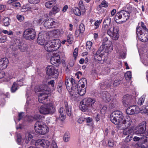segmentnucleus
<instances>
[{
	"mask_svg": "<svg viewBox=\"0 0 148 148\" xmlns=\"http://www.w3.org/2000/svg\"><path fill=\"white\" fill-rule=\"evenodd\" d=\"M101 21L97 20L95 22V23H94V25H95V29H97L98 28L99 25L101 23Z\"/></svg>",
	"mask_w": 148,
	"mask_h": 148,
	"instance_id": "nucleus-55",
	"label": "nucleus"
},
{
	"mask_svg": "<svg viewBox=\"0 0 148 148\" xmlns=\"http://www.w3.org/2000/svg\"><path fill=\"white\" fill-rule=\"evenodd\" d=\"M112 42L110 40H108V38L106 37L104 38L103 40L102 44L101 45H103V47H105V45H112Z\"/></svg>",
	"mask_w": 148,
	"mask_h": 148,
	"instance_id": "nucleus-31",
	"label": "nucleus"
},
{
	"mask_svg": "<svg viewBox=\"0 0 148 148\" xmlns=\"http://www.w3.org/2000/svg\"><path fill=\"white\" fill-rule=\"evenodd\" d=\"M131 97L130 95H127L124 96L123 97V103L125 107H127L129 104Z\"/></svg>",
	"mask_w": 148,
	"mask_h": 148,
	"instance_id": "nucleus-24",
	"label": "nucleus"
},
{
	"mask_svg": "<svg viewBox=\"0 0 148 148\" xmlns=\"http://www.w3.org/2000/svg\"><path fill=\"white\" fill-rule=\"evenodd\" d=\"M74 90L70 91V95L73 97H77V94L80 96H83L86 93V89L80 87L78 86L77 88H75ZM74 89V88H73Z\"/></svg>",
	"mask_w": 148,
	"mask_h": 148,
	"instance_id": "nucleus-11",
	"label": "nucleus"
},
{
	"mask_svg": "<svg viewBox=\"0 0 148 148\" xmlns=\"http://www.w3.org/2000/svg\"><path fill=\"white\" fill-rule=\"evenodd\" d=\"M138 25H140L142 27L143 29L145 32H148V29L147 28L146 26L143 22H141L138 23Z\"/></svg>",
	"mask_w": 148,
	"mask_h": 148,
	"instance_id": "nucleus-51",
	"label": "nucleus"
},
{
	"mask_svg": "<svg viewBox=\"0 0 148 148\" xmlns=\"http://www.w3.org/2000/svg\"><path fill=\"white\" fill-rule=\"evenodd\" d=\"M86 120V118L83 117H81L78 119L77 120L78 122L79 123H82Z\"/></svg>",
	"mask_w": 148,
	"mask_h": 148,
	"instance_id": "nucleus-57",
	"label": "nucleus"
},
{
	"mask_svg": "<svg viewBox=\"0 0 148 148\" xmlns=\"http://www.w3.org/2000/svg\"><path fill=\"white\" fill-rule=\"evenodd\" d=\"M64 105L66 114L69 116H70L71 114V107L68 105V103L66 101L64 102Z\"/></svg>",
	"mask_w": 148,
	"mask_h": 148,
	"instance_id": "nucleus-27",
	"label": "nucleus"
},
{
	"mask_svg": "<svg viewBox=\"0 0 148 148\" xmlns=\"http://www.w3.org/2000/svg\"><path fill=\"white\" fill-rule=\"evenodd\" d=\"M110 16H108L107 17V18L105 19V20L104 21L103 23L105 24H106L109 25H111L110 24V23L111 22V18L110 17Z\"/></svg>",
	"mask_w": 148,
	"mask_h": 148,
	"instance_id": "nucleus-46",
	"label": "nucleus"
},
{
	"mask_svg": "<svg viewBox=\"0 0 148 148\" xmlns=\"http://www.w3.org/2000/svg\"><path fill=\"white\" fill-rule=\"evenodd\" d=\"M8 59L4 58L0 59V70L6 68L8 64ZM5 75L3 71L0 70V79L3 77Z\"/></svg>",
	"mask_w": 148,
	"mask_h": 148,
	"instance_id": "nucleus-12",
	"label": "nucleus"
},
{
	"mask_svg": "<svg viewBox=\"0 0 148 148\" xmlns=\"http://www.w3.org/2000/svg\"><path fill=\"white\" fill-rule=\"evenodd\" d=\"M73 12L76 15L79 16L81 14L80 10L78 8H75L74 9Z\"/></svg>",
	"mask_w": 148,
	"mask_h": 148,
	"instance_id": "nucleus-49",
	"label": "nucleus"
},
{
	"mask_svg": "<svg viewBox=\"0 0 148 148\" xmlns=\"http://www.w3.org/2000/svg\"><path fill=\"white\" fill-rule=\"evenodd\" d=\"M32 138V135L29 132H27L22 136L23 139L25 140V143L26 144L28 143Z\"/></svg>",
	"mask_w": 148,
	"mask_h": 148,
	"instance_id": "nucleus-23",
	"label": "nucleus"
},
{
	"mask_svg": "<svg viewBox=\"0 0 148 148\" xmlns=\"http://www.w3.org/2000/svg\"><path fill=\"white\" fill-rule=\"evenodd\" d=\"M17 84L14 82L12 87L11 91L12 92H14L17 89Z\"/></svg>",
	"mask_w": 148,
	"mask_h": 148,
	"instance_id": "nucleus-43",
	"label": "nucleus"
},
{
	"mask_svg": "<svg viewBox=\"0 0 148 148\" xmlns=\"http://www.w3.org/2000/svg\"><path fill=\"white\" fill-rule=\"evenodd\" d=\"M146 129V123L145 121H143L136 127V133L137 135L143 134L145 133Z\"/></svg>",
	"mask_w": 148,
	"mask_h": 148,
	"instance_id": "nucleus-13",
	"label": "nucleus"
},
{
	"mask_svg": "<svg viewBox=\"0 0 148 148\" xmlns=\"http://www.w3.org/2000/svg\"><path fill=\"white\" fill-rule=\"evenodd\" d=\"M67 42L69 44H72L73 42V36L72 34H69L67 37Z\"/></svg>",
	"mask_w": 148,
	"mask_h": 148,
	"instance_id": "nucleus-37",
	"label": "nucleus"
},
{
	"mask_svg": "<svg viewBox=\"0 0 148 148\" xmlns=\"http://www.w3.org/2000/svg\"><path fill=\"white\" fill-rule=\"evenodd\" d=\"M119 30L113 25L110 26L107 30V34L113 40H116L119 37Z\"/></svg>",
	"mask_w": 148,
	"mask_h": 148,
	"instance_id": "nucleus-8",
	"label": "nucleus"
},
{
	"mask_svg": "<svg viewBox=\"0 0 148 148\" xmlns=\"http://www.w3.org/2000/svg\"><path fill=\"white\" fill-rule=\"evenodd\" d=\"M83 80L84 81V82H82L81 83V86H80V87L82 88H84V87H85V84H87V82L86 79L85 78H83Z\"/></svg>",
	"mask_w": 148,
	"mask_h": 148,
	"instance_id": "nucleus-59",
	"label": "nucleus"
},
{
	"mask_svg": "<svg viewBox=\"0 0 148 148\" xmlns=\"http://www.w3.org/2000/svg\"><path fill=\"white\" fill-rule=\"evenodd\" d=\"M48 95L47 94L42 93L40 94L38 98L39 102L41 103H44V101L47 98Z\"/></svg>",
	"mask_w": 148,
	"mask_h": 148,
	"instance_id": "nucleus-25",
	"label": "nucleus"
},
{
	"mask_svg": "<svg viewBox=\"0 0 148 148\" xmlns=\"http://www.w3.org/2000/svg\"><path fill=\"white\" fill-rule=\"evenodd\" d=\"M105 52L107 53H107L110 52L113 49V47L111 46V45H105Z\"/></svg>",
	"mask_w": 148,
	"mask_h": 148,
	"instance_id": "nucleus-40",
	"label": "nucleus"
},
{
	"mask_svg": "<svg viewBox=\"0 0 148 148\" xmlns=\"http://www.w3.org/2000/svg\"><path fill=\"white\" fill-rule=\"evenodd\" d=\"M60 10V9L56 5H55L53 8L52 10L49 12V15H52L55 14L58 12Z\"/></svg>",
	"mask_w": 148,
	"mask_h": 148,
	"instance_id": "nucleus-30",
	"label": "nucleus"
},
{
	"mask_svg": "<svg viewBox=\"0 0 148 148\" xmlns=\"http://www.w3.org/2000/svg\"><path fill=\"white\" fill-rule=\"evenodd\" d=\"M123 15V20L122 21L123 22H125L129 18L130 16V14L128 12L122 10Z\"/></svg>",
	"mask_w": 148,
	"mask_h": 148,
	"instance_id": "nucleus-28",
	"label": "nucleus"
},
{
	"mask_svg": "<svg viewBox=\"0 0 148 148\" xmlns=\"http://www.w3.org/2000/svg\"><path fill=\"white\" fill-rule=\"evenodd\" d=\"M40 0H28V2L31 4H36L38 3Z\"/></svg>",
	"mask_w": 148,
	"mask_h": 148,
	"instance_id": "nucleus-54",
	"label": "nucleus"
},
{
	"mask_svg": "<svg viewBox=\"0 0 148 148\" xmlns=\"http://www.w3.org/2000/svg\"><path fill=\"white\" fill-rule=\"evenodd\" d=\"M116 12V10L115 9H113L111 12V15H109L108 16H110V17H112V16H113L115 15Z\"/></svg>",
	"mask_w": 148,
	"mask_h": 148,
	"instance_id": "nucleus-63",
	"label": "nucleus"
},
{
	"mask_svg": "<svg viewBox=\"0 0 148 148\" xmlns=\"http://www.w3.org/2000/svg\"><path fill=\"white\" fill-rule=\"evenodd\" d=\"M22 138V137H21L20 134H18L17 135V138L16 141L17 142L18 144H21Z\"/></svg>",
	"mask_w": 148,
	"mask_h": 148,
	"instance_id": "nucleus-56",
	"label": "nucleus"
},
{
	"mask_svg": "<svg viewBox=\"0 0 148 148\" xmlns=\"http://www.w3.org/2000/svg\"><path fill=\"white\" fill-rule=\"evenodd\" d=\"M139 108L136 106H131L128 107L126 109V113L128 114L132 115L135 114L137 112Z\"/></svg>",
	"mask_w": 148,
	"mask_h": 148,
	"instance_id": "nucleus-16",
	"label": "nucleus"
},
{
	"mask_svg": "<svg viewBox=\"0 0 148 148\" xmlns=\"http://www.w3.org/2000/svg\"><path fill=\"white\" fill-rule=\"evenodd\" d=\"M50 62L53 65L56 66H58L60 63L59 55L57 53H53L50 59Z\"/></svg>",
	"mask_w": 148,
	"mask_h": 148,
	"instance_id": "nucleus-14",
	"label": "nucleus"
},
{
	"mask_svg": "<svg viewBox=\"0 0 148 148\" xmlns=\"http://www.w3.org/2000/svg\"><path fill=\"white\" fill-rule=\"evenodd\" d=\"M37 42L39 44L41 45H44L45 42H46V40L43 34L39 33L37 39Z\"/></svg>",
	"mask_w": 148,
	"mask_h": 148,
	"instance_id": "nucleus-21",
	"label": "nucleus"
},
{
	"mask_svg": "<svg viewBox=\"0 0 148 148\" xmlns=\"http://www.w3.org/2000/svg\"><path fill=\"white\" fill-rule=\"evenodd\" d=\"M30 144L32 145L28 148H49L50 144L48 140L39 139L36 141L31 140Z\"/></svg>",
	"mask_w": 148,
	"mask_h": 148,
	"instance_id": "nucleus-1",
	"label": "nucleus"
},
{
	"mask_svg": "<svg viewBox=\"0 0 148 148\" xmlns=\"http://www.w3.org/2000/svg\"><path fill=\"white\" fill-rule=\"evenodd\" d=\"M101 97L106 102H109L111 100V95L107 91L103 92L101 94Z\"/></svg>",
	"mask_w": 148,
	"mask_h": 148,
	"instance_id": "nucleus-20",
	"label": "nucleus"
},
{
	"mask_svg": "<svg viewBox=\"0 0 148 148\" xmlns=\"http://www.w3.org/2000/svg\"><path fill=\"white\" fill-rule=\"evenodd\" d=\"M69 84L70 82L69 81V79H66L65 81V84L66 88L70 93V91L72 90V86H70Z\"/></svg>",
	"mask_w": 148,
	"mask_h": 148,
	"instance_id": "nucleus-36",
	"label": "nucleus"
},
{
	"mask_svg": "<svg viewBox=\"0 0 148 148\" xmlns=\"http://www.w3.org/2000/svg\"><path fill=\"white\" fill-rule=\"evenodd\" d=\"M92 45V42L90 41H87L86 43V49L87 51H90Z\"/></svg>",
	"mask_w": 148,
	"mask_h": 148,
	"instance_id": "nucleus-42",
	"label": "nucleus"
},
{
	"mask_svg": "<svg viewBox=\"0 0 148 148\" xmlns=\"http://www.w3.org/2000/svg\"><path fill=\"white\" fill-rule=\"evenodd\" d=\"M138 146L142 148H145L148 146V138L144 137L142 142L139 143Z\"/></svg>",
	"mask_w": 148,
	"mask_h": 148,
	"instance_id": "nucleus-22",
	"label": "nucleus"
},
{
	"mask_svg": "<svg viewBox=\"0 0 148 148\" xmlns=\"http://www.w3.org/2000/svg\"><path fill=\"white\" fill-rule=\"evenodd\" d=\"M95 102L94 99L90 98L85 99L81 101L79 108L83 112L90 110L92 108Z\"/></svg>",
	"mask_w": 148,
	"mask_h": 148,
	"instance_id": "nucleus-3",
	"label": "nucleus"
},
{
	"mask_svg": "<svg viewBox=\"0 0 148 148\" xmlns=\"http://www.w3.org/2000/svg\"><path fill=\"white\" fill-rule=\"evenodd\" d=\"M100 114H97L94 115V118L95 120L97 122L100 120Z\"/></svg>",
	"mask_w": 148,
	"mask_h": 148,
	"instance_id": "nucleus-61",
	"label": "nucleus"
},
{
	"mask_svg": "<svg viewBox=\"0 0 148 148\" xmlns=\"http://www.w3.org/2000/svg\"><path fill=\"white\" fill-rule=\"evenodd\" d=\"M145 96L144 95L141 96L138 100L137 103L138 105L141 106L144 102Z\"/></svg>",
	"mask_w": 148,
	"mask_h": 148,
	"instance_id": "nucleus-38",
	"label": "nucleus"
},
{
	"mask_svg": "<svg viewBox=\"0 0 148 148\" xmlns=\"http://www.w3.org/2000/svg\"><path fill=\"white\" fill-rule=\"evenodd\" d=\"M124 116L122 112L119 110H116L112 113L110 115L111 121L115 125L121 124V122Z\"/></svg>",
	"mask_w": 148,
	"mask_h": 148,
	"instance_id": "nucleus-5",
	"label": "nucleus"
},
{
	"mask_svg": "<svg viewBox=\"0 0 148 148\" xmlns=\"http://www.w3.org/2000/svg\"><path fill=\"white\" fill-rule=\"evenodd\" d=\"M51 23V22H50V19H49L44 23V26L47 28H51V27L50 25V23Z\"/></svg>",
	"mask_w": 148,
	"mask_h": 148,
	"instance_id": "nucleus-47",
	"label": "nucleus"
},
{
	"mask_svg": "<svg viewBox=\"0 0 148 148\" xmlns=\"http://www.w3.org/2000/svg\"><path fill=\"white\" fill-rule=\"evenodd\" d=\"M19 49L22 52L25 51L27 48V45L25 44H24L22 43H20L18 45Z\"/></svg>",
	"mask_w": 148,
	"mask_h": 148,
	"instance_id": "nucleus-34",
	"label": "nucleus"
},
{
	"mask_svg": "<svg viewBox=\"0 0 148 148\" xmlns=\"http://www.w3.org/2000/svg\"><path fill=\"white\" fill-rule=\"evenodd\" d=\"M125 77L126 79L130 80L132 78V73L130 71H128L125 75Z\"/></svg>",
	"mask_w": 148,
	"mask_h": 148,
	"instance_id": "nucleus-41",
	"label": "nucleus"
},
{
	"mask_svg": "<svg viewBox=\"0 0 148 148\" xmlns=\"http://www.w3.org/2000/svg\"><path fill=\"white\" fill-rule=\"evenodd\" d=\"M43 123L42 122L38 121L35 123L34 126V129L35 132L37 133V131L36 130V128H38V129H39V130H40V129L42 128V125H43Z\"/></svg>",
	"mask_w": 148,
	"mask_h": 148,
	"instance_id": "nucleus-29",
	"label": "nucleus"
},
{
	"mask_svg": "<svg viewBox=\"0 0 148 148\" xmlns=\"http://www.w3.org/2000/svg\"><path fill=\"white\" fill-rule=\"evenodd\" d=\"M53 33L55 36H61L62 34V31H61L59 29H56L54 30L53 32Z\"/></svg>",
	"mask_w": 148,
	"mask_h": 148,
	"instance_id": "nucleus-45",
	"label": "nucleus"
},
{
	"mask_svg": "<svg viewBox=\"0 0 148 148\" xmlns=\"http://www.w3.org/2000/svg\"><path fill=\"white\" fill-rule=\"evenodd\" d=\"M85 29V27L83 24H80L79 26V29L80 32V33H83Z\"/></svg>",
	"mask_w": 148,
	"mask_h": 148,
	"instance_id": "nucleus-53",
	"label": "nucleus"
},
{
	"mask_svg": "<svg viewBox=\"0 0 148 148\" xmlns=\"http://www.w3.org/2000/svg\"><path fill=\"white\" fill-rule=\"evenodd\" d=\"M136 33L138 39L142 42H146L148 41V32L143 33L140 26L137 27Z\"/></svg>",
	"mask_w": 148,
	"mask_h": 148,
	"instance_id": "nucleus-9",
	"label": "nucleus"
},
{
	"mask_svg": "<svg viewBox=\"0 0 148 148\" xmlns=\"http://www.w3.org/2000/svg\"><path fill=\"white\" fill-rule=\"evenodd\" d=\"M132 120L131 118L128 116H126L125 117H123L121 122V124L124 125L125 126L124 128H127L130 127L131 124Z\"/></svg>",
	"mask_w": 148,
	"mask_h": 148,
	"instance_id": "nucleus-17",
	"label": "nucleus"
},
{
	"mask_svg": "<svg viewBox=\"0 0 148 148\" xmlns=\"http://www.w3.org/2000/svg\"><path fill=\"white\" fill-rule=\"evenodd\" d=\"M40 112L44 114H53L56 111V109L52 103H48L42 106L39 109Z\"/></svg>",
	"mask_w": 148,
	"mask_h": 148,
	"instance_id": "nucleus-6",
	"label": "nucleus"
},
{
	"mask_svg": "<svg viewBox=\"0 0 148 148\" xmlns=\"http://www.w3.org/2000/svg\"><path fill=\"white\" fill-rule=\"evenodd\" d=\"M17 19L20 22L24 20V17L20 15H17L16 16Z\"/></svg>",
	"mask_w": 148,
	"mask_h": 148,
	"instance_id": "nucleus-58",
	"label": "nucleus"
},
{
	"mask_svg": "<svg viewBox=\"0 0 148 148\" xmlns=\"http://www.w3.org/2000/svg\"><path fill=\"white\" fill-rule=\"evenodd\" d=\"M50 22H51L50 25L51 27V28L55 27L57 24V23L53 21L52 19H50Z\"/></svg>",
	"mask_w": 148,
	"mask_h": 148,
	"instance_id": "nucleus-52",
	"label": "nucleus"
},
{
	"mask_svg": "<svg viewBox=\"0 0 148 148\" xmlns=\"http://www.w3.org/2000/svg\"><path fill=\"white\" fill-rule=\"evenodd\" d=\"M36 35L35 30L30 28L26 29L24 31L23 37L27 40H31L34 39Z\"/></svg>",
	"mask_w": 148,
	"mask_h": 148,
	"instance_id": "nucleus-7",
	"label": "nucleus"
},
{
	"mask_svg": "<svg viewBox=\"0 0 148 148\" xmlns=\"http://www.w3.org/2000/svg\"><path fill=\"white\" fill-rule=\"evenodd\" d=\"M120 83V81L118 80H115L113 83V86H118Z\"/></svg>",
	"mask_w": 148,
	"mask_h": 148,
	"instance_id": "nucleus-62",
	"label": "nucleus"
},
{
	"mask_svg": "<svg viewBox=\"0 0 148 148\" xmlns=\"http://www.w3.org/2000/svg\"><path fill=\"white\" fill-rule=\"evenodd\" d=\"M10 19L8 17H5L3 20V23L4 25L6 27L8 26L10 23Z\"/></svg>",
	"mask_w": 148,
	"mask_h": 148,
	"instance_id": "nucleus-35",
	"label": "nucleus"
},
{
	"mask_svg": "<svg viewBox=\"0 0 148 148\" xmlns=\"http://www.w3.org/2000/svg\"><path fill=\"white\" fill-rule=\"evenodd\" d=\"M78 50L77 48H75L73 52V55L75 59L76 58L78 55Z\"/></svg>",
	"mask_w": 148,
	"mask_h": 148,
	"instance_id": "nucleus-60",
	"label": "nucleus"
},
{
	"mask_svg": "<svg viewBox=\"0 0 148 148\" xmlns=\"http://www.w3.org/2000/svg\"><path fill=\"white\" fill-rule=\"evenodd\" d=\"M60 40L55 39L46 42L44 45L45 49L48 52H52L58 50L60 47Z\"/></svg>",
	"mask_w": 148,
	"mask_h": 148,
	"instance_id": "nucleus-2",
	"label": "nucleus"
},
{
	"mask_svg": "<svg viewBox=\"0 0 148 148\" xmlns=\"http://www.w3.org/2000/svg\"><path fill=\"white\" fill-rule=\"evenodd\" d=\"M46 73L49 76L56 78L58 75V72L57 69L52 65H49L47 67Z\"/></svg>",
	"mask_w": 148,
	"mask_h": 148,
	"instance_id": "nucleus-10",
	"label": "nucleus"
},
{
	"mask_svg": "<svg viewBox=\"0 0 148 148\" xmlns=\"http://www.w3.org/2000/svg\"><path fill=\"white\" fill-rule=\"evenodd\" d=\"M64 109L62 108H60L59 110V112L60 113L59 119L61 121H63L65 118V115L63 114Z\"/></svg>",
	"mask_w": 148,
	"mask_h": 148,
	"instance_id": "nucleus-33",
	"label": "nucleus"
},
{
	"mask_svg": "<svg viewBox=\"0 0 148 148\" xmlns=\"http://www.w3.org/2000/svg\"><path fill=\"white\" fill-rule=\"evenodd\" d=\"M108 3L106 1H103L101 3V4L99 6V8L104 7L106 8L108 7Z\"/></svg>",
	"mask_w": 148,
	"mask_h": 148,
	"instance_id": "nucleus-44",
	"label": "nucleus"
},
{
	"mask_svg": "<svg viewBox=\"0 0 148 148\" xmlns=\"http://www.w3.org/2000/svg\"><path fill=\"white\" fill-rule=\"evenodd\" d=\"M48 140L50 143V148H58L57 145L54 140H52L51 142L49 140Z\"/></svg>",
	"mask_w": 148,
	"mask_h": 148,
	"instance_id": "nucleus-48",
	"label": "nucleus"
},
{
	"mask_svg": "<svg viewBox=\"0 0 148 148\" xmlns=\"http://www.w3.org/2000/svg\"><path fill=\"white\" fill-rule=\"evenodd\" d=\"M125 129L123 131V134L125 135H127L125 139V141L128 142L131 140L133 137V130L132 128H129Z\"/></svg>",
	"mask_w": 148,
	"mask_h": 148,
	"instance_id": "nucleus-15",
	"label": "nucleus"
},
{
	"mask_svg": "<svg viewBox=\"0 0 148 148\" xmlns=\"http://www.w3.org/2000/svg\"><path fill=\"white\" fill-rule=\"evenodd\" d=\"M122 11H121L117 13L115 17L114 18V20L117 23H121L123 22L122 21V20H123Z\"/></svg>",
	"mask_w": 148,
	"mask_h": 148,
	"instance_id": "nucleus-18",
	"label": "nucleus"
},
{
	"mask_svg": "<svg viewBox=\"0 0 148 148\" xmlns=\"http://www.w3.org/2000/svg\"><path fill=\"white\" fill-rule=\"evenodd\" d=\"M24 115V113L23 112H21L19 113L18 114V120L20 121L23 117Z\"/></svg>",
	"mask_w": 148,
	"mask_h": 148,
	"instance_id": "nucleus-64",
	"label": "nucleus"
},
{
	"mask_svg": "<svg viewBox=\"0 0 148 148\" xmlns=\"http://www.w3.org/2000/svg\"><path fill=\"white\" fill-rule=\"evenodd\" d=\"M56 1L51 0L48 1L45 3V7L48 9H51L56 3Z\"/></svg>",
	"mask_w": 148,
	"mask_h": 148,
	"instance_id": "nucleus-26",
	"label": "nucleus"
},
{
	"mask_svg": "<svg viewBox=\"0 0 148 148\" xmlns=\"http://www.w3.org/2000/svg\"><path fill=\"white\" fill-rule=\"evenodd\" d=\"M38 129L36 128V129H37V130H36L37 133L39 134L44 135L48 133L49 131V128L46 125L44 124H43L42 127L40 129V130H39V129Z\"/></svg>",
	"mask_w": 148,
	"mask_h": 148,
	"instance_id": "nucleus-19",
	"label": "nucleus"
},
{
	"mask_svg": "<svg viewBox=\"0 0 148 148\" xmlns=\"http://www.w3.org/2000/svg\"><path fill=\"white\" fill-rule=\"evenodd\" d=\"M70 82V85L72 86V90H74L73 88H75L78 86V85L75 83V81L73 78H71V79L69 80Z\"/></svg>",
	"mask_w": 148,
	"mask_h": 148,
	"instance_id": "nucleus-32",
	"label": "nucleus"
},
{
	"mask_svg": "<svg viewBox=\"0 0 148 148\" xmlns=\"http://www.w3.org/2000/svg\"><path fill=\"white\" fill-rule=\"evenodd\" d=\"M70 138V135L68 132H66L63 137V140L66 142H68Z\"/></svg>",
	"mask_w": 148,
	"mask_h": 148,
	"instance_id": "nucleus-39",
	"label": "nucleus"
},
{
	"mask_svg": "<svg viewBox=\"0 0 148 148\" xmlns=\"http://www.w3.org/2000/svg\"><path fill=\"white\" fill-rule=\"evenodd\" d=\"M104 48L103 45H101L95 54V59L99 63L101 64L106 61L108 58L107 53L103 51Z\"/></svg>",
	"mask_w": 148,
	"mask_h": 148,
	"instance_id": "nucleus-4",
	"label": "nucleus"
},
{
	"mask_svg": "<svg viewBox=\"0 0 148 148\" xmlns=\"http://www.w3.org/2000/svg\"><path fill=\"white\" fill-rule=\"evenodd\" d=\"M112 25H109L107 24L103 23L102 30L103 31H107L108 29L109 28V27L112 26Z\"/></svg>",
	"mask_w": 148,
	"mask_h": 148,
	"instance_id": "nucleus-50",
	"label": "nucleus"
}]
</instances>
